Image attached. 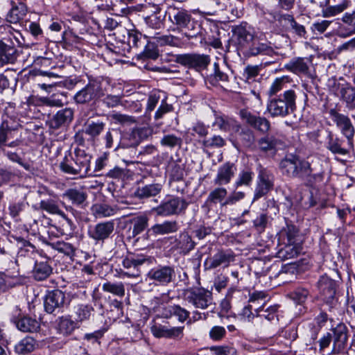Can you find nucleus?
<instances>
[{
	"instance_id": "nucleus-1",
	"label": "nucleus",
	"mask_w": 355,
	"mask_h": 355,
	"mask_svg": "<svg viewBox=\"0 0 355 355\" xmlns=\"http://www.w3.org/2000/svg\"><path fill=\"white\" fill-rule=\"evenodd\" d=\"M280 168L284 174L291 178H298L311 182V179H322L319 173L313 174L311 164L308 160L290 155L281 161Z\"/></svg>"
},
{
	"instance_id": "nucleus-2",
	"label": "nucleus",
	"mask_w": 355,
	"mask_h": 355,
	"mask_svg": "<svg viewBox=\"0 0 355 355\" xmlns=\"http://www.w3.org/2000/svg\"><path fill=\"white\" fill-rule=\"evenodd\" d=\"M297 94L293 89L286 90L278 97L271 98L267 103V111L272 117L286 116L296 110Z\"/></svg>"
},
{
	"instance_id": "nucleus-3",
	"label": "nucleus",
	"mask_w": 355,
	"mask_h": 355,
	"mask_svg": "<svg viewBox=\"0 0 355 355\" xmlns=\"http://www.w3.org/2000/svg\"><path fill=\"white\" fill-rule=\"evenodd\" d=\"M168 15L169 21L173 24L180 28H187L192 31V33H185L184 35L187 37L192 38L197 35V23L192 21L191 15L187 10L171 7L168 8Z\"/></svg>"
},
{
	"instance_id": "nucleus-4",
	"label": "nucleus",
	"mask_w": 355,
	"mask_h": 355,
	"mask_svg": "<svg viewBox=\"0 0 355 355\" xmlns=\"http://www.w3.org/2000/svg\"><path fill=\"white\" fill-rule=\"evenodd\" d=\"M189 203L183 198L177 196H169L163 200L153 210L157 216H169L184 213Z\"/></svg>"
},
{
	"instance_id": "nucleus-5",
	"label": "nucleus",
	"mask_w": 355,
	"mask_h": 355,
	"mask_svg": "<svg viewBox=\"0 0 355 355\" xmlns=\"http://www.w3.org/2000/svg\"><path fill=\"white\" fill-rule=\"evenodd\" d=\"M185 300L196 309H206L212 304V293L203 288H192L184 292Z\"/></svg>"
},
{
	"instance_id": "nucleus-6",
	"label": "nucleus",
	"mask_w": 355,
	"mask_h": 355,
	"mask_svg": "<svg viewBox=\"0 0 355 355\" xmlns=\"http://www.w3.org/2000/svg\"><path fill=\"white\" fill-rule=\"evenodd\" d=\"M175 61L182 66L200 71L209 64L210 58L209 55L204 54L185 53L177 55Z\"/></svg>"
},
{
	"instance_id": "nucleus-7",
	"label": "nucleus",
	"mask_w": 355,
	"mask_h": 355,
	"mask_svg": "<svg viewBox=\"0 0 355 355\" xmlns=\"http://www.w3.org/2000/svg\"><path fill=\"white\" fill-rule=\"evenodd\" d=\"M103 95L101 84L96 81L89 82L85 87L78 91L73 96L76 103L85 104L96 100Z\"/></svg>"
},
{
	"instance_id": "nucleus-8",
	"label": "nucleus",
	"mask_w": 355,
	"mask_h": 355,
	"mask_svg": "<svg viewBox=\"0 0 355 355\" xmlns=\"http://www.w3.org/2000/svg\"><path fill=\"white\" fill-rule=\"evenodd\" d=\"M175 276L174 268L169 266H158L151 269L148 273L149 279L158 286L168 284L173 280Z\"/></svg>"
},
{
	"instance_id": "nucleus-9",
	"label": "nucleus",
	"mask_w": 355,
	"mask_h": 355,
	"mask_svg": "<svg viewBox=\"0 0 355 355\" xmlns=\"http://www.w3.org/2000/svg\"><path fill=\"white\" fill-rule=\"evenodd\" d=\"M147 261L148 259L143 254H128L122 261L123 268L127 270L122 274L128 277L140 276V267Z\"/></svg>"
},
{
	"instance_id": "nucleus-10",
	"label": "nucleus",
	"mask_w": 355,
	"mask_h": 355,
	"mask_svg": "<svg viewBox=\"0 0 355 355\" xmlns=\"http://www.w3.org/2000/svg\"><path fill=\"white\" fill-rule=\"evenodd\" d=\"M239 116L247 125L262 133L268 132L270 129V122L263 116H257L247 110H241Z\"/></svg>"
},
{
	"instance_id": "nucleus-11",
	"label": "nucleus",
	"mask_w": 355,
	"mask_h": 355,
	"mask_svg": "<svg viewBox=\"0 0 355 355\" xmlns=\"http://www.w3.org/2000/svg\"><path fill=\"white\" fill-rule=\"evenodd\" d=\"M333 345L329 354L338 355L341 354L347 347L348 340V330L344 324H339L333 329Z\"/></svg>"
},
{
	"instance_id": "nucleus-12",
	"label": "nucleus",
	"mask_w": 355,
	"mask_h": 355,
	"mask_svg": "<svg viewBox=\"0 0 355 355\" xmlns=\"http://www.w3.org/2000/svg\"><path fill=\"white\" fill-rule=\"evenodd\" d=\"M114 230L113 220L101 222L89 228V236L96 242L104 241L108 239Z\"/></svg>"
},
{
	"instance_id": "nucleus-13",
	"label": "nucleus",
	"mask_w": 355,
	"mask_h": 355,
	"mask_svg": "<svg viewBox=\"0 0 355 355\" xmlns=\"http://www.w3.org/2000/svg\"><path fill=\"white\" fill-rule=\"evenodd\" d=\"M65 294L60 290H54L49 291L44 300V309L49 313H53L56 310L63 307L65 303Z\"/></svg>"
},
{
	"instance_id": "nucleus-14",
	"label": "nucleus",
	"mask_w": 355,
	"mask_h": 355,
	"mask_svg": "<svg viewBox=\"0 0 355 355\" xmlns=\"http://www.w3.org/2000/svg\"><path fill=\"white\" fill-rule=\"evenodd\" d=\"M334 117L336 125L340 128L342 134L347 138L348 145L352 148L355 128L350 119L347 116L337 112L334 113Z\"/></svg>"
},
{
	"instance_id": "nucleus-15",
	"label": "nucleus",
	"mask_w": 355,
	"mask_h": 355,
	"mask_svg": "<svg viewBox=\"0 0 355 355\" xmlns=\"http://www.w3.org/2000/svg\"><path fill=\"white\" fill-rule=\"evenodd\" d=\"M184 327H168L165 325H154L151 327L153 334L157 338L181 340L184 336Z\"/></svg>"
},
{
	"instance_id": "nucleus-16",
	"label": "nucleus",
	"mask_w": 355,
	"mask_h": 355,
	"mask_svg": "<svg viewBox=\"0 0 355 355\" xmlns=\"http://www.w3.org/2000/svg\"><path fill=\"white\" fill-rule=\"evenodd\" d=\"M258 178L259 182L254 191V200L264 196L273 188L274 178L271 174L261 171Z\"/></svg>"
},
{
	"instance_id": "nucleus-17",
	"label": "nucleus",
	"mask_w": 355,
	"mask_h": 355,
	"mask_svg": "<svg viewBox=\"0 0 355 355\" xmlns=\"http://www.w3.org/2000/svg\"><path fill=\"white\" fill-rule=\"evenodd\" d=\"M236 171V167L234 164L226 162L221 165L217 171V174L214 180L216 185H225L230 182Z\"/></svg>"
},
{
	"instance_id": "nucleus-18",
	"label": "nucleus",
	"mask_w": 355,
	"mask_h": 355,
	"mask_svg": "<svg viewBox=\"0 0 355 355\" xmlns=\"http://www.w3.org/2000/svg\"><path fill=\"white\" fill-rule=\"evenodd\" d=\"M318 287L323 300L331 301L336 295V282L327 276H322L318 282Z\"/></svg>"
},
{
	"instance_id": "nucleus-19",
	"label": "nucleus",
	"mask_w": 355,
	"mask_h": 355,
	"mask_svg": "<svg viewBox=\"0 0 355 355\" xmlns=\"http://www.w3.org/2000/svg\"><path fill=\"white\" fill-rule=\"evenodd\" d=\"M179 229L178 223L176 220H165L162 223H157L151 227L150 229L144 235V237L148 239L150 232L154 234H168L176 232Z\"/></svg>"
},
{
	"instance_id": "nucleus-20",
	"label": "nucleus",
	"mask_w": 355,
	"mask_h": 355,
	"mask_svg": "<svg viewBox=\"0 0 355 355\" xmlns=\"http://www.w3.org/2000/svg\"><path fill=\"white\" fill-rule=\"evenodd\" d=\"M233 33L239 44L242 46L249 44L254 39L252 28L246 24L235 26L233 28Z\"/></svg>"
},
{
	"instance_id": "nucleus-21",
	"label": "nucleus",
	"mask_w": 355,
	"mask_h": 355,
	"mask_svg": "<svg viewBox=\"0 0 355 355\" xmlns=\"http://www.w3.org/2000/svg\"><path fill=\"white\" fill-rule=\"evenodd\" d=\"M282 145L281 139L272 135H266L257 141V146L259 150L268 153L275 152Z\"/></svg>"
},
{
	"instance_id": "nucleus-22",
	"label": "nucleus",
	"mask_w": 355,
	"mask_h": 355,
	"mask_svg": "<svg viewBox=\"0 0 355 355\" xmlns=\"http://www.w3.org/2000/svg\"><path fill=\"white\" fill-rule=\"evenodd\" d=\"M234 260V256L230 251L220 250L215 254L212 257L207 259V264L209 268H216L221 265L228 266L230 262Z\"/></svg>"
},
{
	"instance_id": "nucleus-23",
	"label": "nucleus",
	"mask_w": 355,
	"mask_h": 355,
	"mask_svg": "<svg viewBox=\"0 0 355 355\" xmlns=\"http://www.w3.org/2000/svg\"><path fill=\"white\" fill-rule=\"evenodd\" d=\"M213 125L217 126L221 131L225 132H238L241 128L236 120L225 115L216 116Z\"/></svg>"
},
{
	"instance_id": "nucleus-24",
	"label": "nucleus",
	"mask_w": 355,
	"mask_h": 355,
	"mask_svg": "<svg viewBox=\"0 0 355 355\" xmlns=\"http://www.w3.org/2000/svg\"><path fill=\"white\" fill-rule=\"evenodd\" d=\"M173 248L178 250L180 253L187 254L194 248L195 243L187 232H182L175 239Z\"/></svg>"
},
{
	"instance_id": "nucleus-25",
	"label": "nucleus",
	"mask_w": 355,
	"mask_h": 355,
	"mask_svg": "<svg viewBox=\"0 0 355 355\" xmlns=\"http://www.w3.org/2000/svg\"><path fill=\"white\" fill-rule=\"evenodd\" d=\"M41 255L35 245L24 240V264L26 268H31L33 263L38 261Z\"/></svg>"
},
{
	"instance_id": "nucleus-26",
	"label": "nucleus",
	"mask_w": 355,
	"mask_h": 355,
	"mask_svg": "<svg viewBox=\"0 0 355 355\" xmlns=\"http://www.w3.org/2000/svg\"><path fill=\"white\" fill-rule=\"evenodd\" d=\"M227 191L225 188L218 187L212 190L205 202L204 207H207L209 209L213 205L219 203L221 206H226L228 204H224L227 199Z\"/></svg>"
},
{
	"instance_id": "nucleus-27",
	"label": "nucleus",
	"mask_w": 355,
	"mask_h": 355,
	"mask_svg": "<svg viewBox=\"0 0 355 355\" xmlns=\"http://www.w3.org/2000/svg\"><path fill=\"white\" fill-rule=\"evenodd\" d=\"M91 156L85 153L84 151H78L76 153L75 157L73 158L74 164L76 165L77 169L80 173V178H85L89 171Z\"/></svg>"
},
{
	"instance_id": "nucleus-28",
	"label": "nucleus",
	"mask_w": 355,
	"mask_h": 355,
	"mask_svg": "<svg viewBox=\"0 0 355 355\" xmlns=\"http://www.w3.org/2000/svg\"><path fill=\"white\" fill-rule=\"evenodd\" d=\"M284 69L295 74H307L309 67L304 58L297 57L291 59L284 65Z\"/></svg>"
},
{
	"instance_id": "nucleus-29",
	"label": "nucleus",
	"mask_w": 355,
	"mask_h": 355,
	"mask_svg": "<svg viewBox=\"0 0 355 355\" xmlns=\"http://www.w3.org/2000/svg\"><path fill=\"white\" fill-rule=\"evenodd\" d=\"M355 12L352 13L346 12L342 17L343 23L347 24L346 31H344V25L339 24L338 28V35L345 38L355 33Z\"/></svg>"
},
{
	"instance_id": "nucleus-30",
	"label": "nucleus",
	"mask_w": 355,
	"mask_h": 355,
	"mask_svg": "<svg viewBox=\"0 0 355 355\" xmlns=\"http://www.w3.org/2000/svg\"><path fill=\"white\" fill-rule=\"evenodd\" d=\"M17 59V51L14 46L0 40V67L12 63Z\"/></svg>"
},
{
	"instance_id": "nucleus-31",
	"label": "nucleus",
	"mask_w": 355,
	"mask_h": 355,
	"mask_svg": "<svg viewBox=\"0 0 355 355\" xmlns=\"http://www.w3.org/2000/svg\"><path fill=\"white\" fill-rule=\"evenodd\" d=\"M163 185L159 183L146 184L139 187L135 192V196L140 199L148 198L157 196L161 193Z\"/></svg>"
},
{
	"instance_id": "nucleus-32",
	"label": "nucleus",
	"mask_w": 355,
	"mask_h": 355,
	"mask_svg": "<svg viewBox=\"0 0 355 355\" xmlns=\"http://www.w3.org/2000/svg\"><path fill=\"white\" fill-rule=\"evenodd\" d=\"M31 270L35 279L42 281L46 279L52 272V268L44 261L35 262L33 263Z\"/></svg>"
},
{
	"instance_id": "nucleus-33",
	"label": "nucleus",
	"mask_w": 355,
	"mask_h": 355,
	"mask_svg": "<svg viewBox=\"0 0 355 355\" xmlns=\"http://www.w3.org/2000/svg\"><path fill=\"white\" fill-rule=\"evenodd\" d=\"M63 197L67 198L73 205L83 207L87 198V194L82 189H69L64 193Z\"/></svg>"
},
{
	"instance_id": "nucleus-34",
	"label": "nucleus",
	"mask_w": 355,
	"mask_h": 355,
	"mask_svg": "<svg viewBox=\"0 0 355 355\" xmlns=\"http://www.w3.org/2000/svg\"><path fill=\"white\" fill-rule=\"evenodd\" d=\"M78 327V322L69 317L62 316L58 320L57 329L60 334L64 336L71 335Z\"/></svg>"
},
{
	"instance_id": "nucleus-35",
	"label": "nucleus",
	"mask_w": 355,
	"mask_h": 355,
	"mask_svg": "<svg viewBox=\"0 0 355 355\" xmlns=\"http://www.w3.org/2000/svg\"><path fill=\"white\" fill-rule=\"evenodd\" d=\"M119 208L116 206H110L107 204H96L93 206L92 210L96 217L106 218L115 215Z\"/></svg>"
},
{
	"instance_id": "nucleus-36",
	"label": "nucleus",
	"mask_w": 355,
	"mask_h": 355,
	"mask_svg": "<svg viewBox=\"0 0 355 355\" xmlns=\"http://www.w3.org/2000/svg\"><path fill=\"white\" fill-rule=\"evenodd\" d=\"M73 112L70 108H65L64 110H60L54 116L51 122L52 125L54 128H58L62 125L71 122L73 119Z\"/></svg>"
},
{
	"instance_id": "nucleus-37",
	"label": "nucleus",
	"mask_w": 355,
	"mask_h": 355,
	"mask_svg": "<svg viewBox=\"0 0 355 355\" xmlns=\"http://www.w3.org/2000/svg\"><path fill=\"white\" fill-rule=\"evenodd\" d=\"M343 100L349 109H355V87L347 84L340 89Z\"/></svg>"
},
{
	"instance_id": "nucleus-38",
	"label": "nucleus",
	"mask_w": 355,
	"mask_h": 355,
	"mask_svg": "<svg viewBox=\"0 0 355 355\" xmlns=\"http://www.w3.org/2000/svg\"><path fill=\"white\" fill-rule=\"evenodd\" d=\"M343 140L338 137H334L331 133L328 135L327 148L334 154L345 155L348 153L347 149L343 147Z\"/></svg>"
},
{
	"instance_id": "nucleus-39",
	"label": "nucleus",
	"mask_w": 355,
	"mask_h": 355,
	"mask_svg": "<svg viewBox=\"0 0 355 355\" xmlns=\"http://www.w3.org/2000/svg\"><path fill=\"white\" fill-rule=\"evenodd\" d=\"M41 209L51 214H58L67 221H70L65 214L61 211L55 201L52 199L42 200L40 203Z\"/></svg>"
},
{
	"instance_id": "nucleus-40",
	"label": "nucleus",
	"mask_w": 355,
	"mask_h": 355,
	"mask_svg": "<svg viewBox=\"0 0 355 355\" xmlns=\"http://www.w3.org/2000/svg\"><path fill=\"white\" fill-rule=\"evenodd\" d=\"M102 290L104 292L112 293L119 297H123L125 295V286L121 282H106L102 285Z\"/></svg>"
},
{
	"instance_id": "nucleus-41",
	"label": "nucleus",
	"mask_w": 355,
	"mask_h": 355,
	"mask_svg": "<svg viewBox=\"0 0 355 355\" xmlns=\"http://www.w3.org/2000/svg\"><path fill=\"white\" fill-rule=\"evenodd\" d=\"M302 250V248L299 244L287 243L286 246L279 252L280 257L284 259H292L297 257Z\"/></svg>"
},
{
	"instance_id": "nucleus-42",
	"label": "nucleus",
	"mask_w": 355,
	"mask_h": 355,
	"mask_svg": "<svg viewBox=\"0 0 355 355\" xmlns=\"http://www.w3.org/2000/svg\"><path fill=\"white\" fill-rule=\"evenodd\" d=\"M51 245L55 250L64 254L71 259L75 255L76 248L69 243L59 241L52 243Z\"/></svg>"
},
{
	"instance_id": "nucleus-43",
	"label": "nucleus",
	"mask_w": 355,
	"mask_h": 355,
	"mask_svg": "<svg viewBox=\"0 0 355 355\" xmlns=\"http://www.w3.org/2000/svg\"><path fill=\"white\" fill-rule=\"evenodd\" d=\"M148 220L149 219L148 216L144 215L135 217L132 219V223H133V236H136L146 229L148 225Z\"/></svg>"
},
{
	"instance_id": "nucleus-44",
	"label": "nucleus",
	"mask_w": 355,
	"mask_h": 355,
	"mask_svg": "<svg viewBox=\"0 0 355 355\" xmlns=\"http://www.w3.org/2000/svg\"><path fill=\"white\" fill-rule=\"evenodd\" d=\"M105 126V123L102 121H92L86 125L85 132L87 135L95 138L103 131Z\"/></svg>"
},
{
	"instance_id": "nucleus-45",
	"label": "nucleus",
	"mask_w": 355,
	"mask_h": 355,
	"mask_svg": "<svg viewBox=\"0 0 355 355\" xmlns=\"http://www.w3.org/2000/svg\"><path fill=\"white\" fill-rule=\"evenodd\" d=\"M348 7L347 1H344L336 6H330L322 9V16L323 17H334L343 12Z\"/></svg>"
},
{
	"instance_id": "nucleus-46",
	"label": "nucleus",
	"mask_w": 355,
	"mask_h": 355,
	"mask_svg": "<svg viewBox=\"0 0 355 355\" xmlns=\"http://www.w3.org/2000/svg\"><path fill=\"white\" fill-rule=\"evenodd\" d=\"M254 173L250 169H245L241 171L235 182L234 186L236 188L245 185L249 186L253 180Z\"/></svg>"
},
{
	"instance_id": "nucleus-47",
	"label": "nucleus",
	"mask_w": 355,
	"mask_h": 355,
	"mask_svg": "<svg viewBox=\"0 0 355 355\" xmlns=\"http://www.w3.org/2000/svg\"><path fill=\"white\" fill-rule=\"evenodd\" d=\"M277 309L278 306L273 305L268 306L266 309H263V311H261L263 312L262 313H260L259 308H254V312L256 313L257 317H263L264 318L269 321H273L275 320H278L277 315Z\"/></svg>"
},
{
	"instance_id": "nucleus-48",
	"label": "nucleus",
	"mask_w": 355,
	"mask_h": 355,
	"mask_svg": "<svg viewBox=\"0 0 355 355\" xmlns=\"http://www.w3.org/2000/svg\"><path fill=\"white\" fill-rule=\"evenodd\" d=\"M160 144L163 146L173 148L175 147H181L182 139L180 137H177L173 134L164 135L160 141Z\"/></svg>"
},
{
	"instance_id": "nucleus-49",
	"label": "nucleus",
	"mask_w": 355,
	"mask_h": 355,
	"mask_svg": "<svg viewBox=\"0 0 355 355\" xmlns=\"http://www.w3.org/2000/svg\"><path fill=\"white\" fill-rule=\"evenodd\" d=\"M22 13L18 6H14L7 15V20L12 25L21 27Z\"/></svg>"
},
{
	"instance_id": "nucleus-50",
	"label": "nucleus",
	"mask_w": 355,
	"mask_h": 355,
	"mask_svg": "<svg viewBox=\"0 0 355 355\" xmlns=\"http://www.w3.org/2000/svg\"><path fill=\"white\" fill-rule=\"evenodd\" d=\"M225 145V141L220 135H214L202 141V146L208 148H221Z\"/></svg>"
},
{
	"instance_id": "nucleus-51",
	"label": "nucleus",
	"mask_w": 355,
	"mask_h": 355,
	"mask_svg": "<svg viewBox=\"0 0 355 355\" xmlns=\"http://www.w3.org/2000/svg\"><path fill=\"white\" fill-rule=\"evenodd\" d=\"M282 236H286L287 243H296V237L298 236V230L293 225H287L281 232Z\"/></svg>"
},
{
	"instance_id": "nucleus-52",
	"label": "nucleus",
	"mask_w": 355,
	"mask_h": 355,
	"mask_svg": "<svg viewBox=\"0 0 355 355\" xmlns=\"http://www.w3.org/2000/svg\"><path fill=\"white\" fill-rule=\"evenodd\" d=\"M281 19L286 21L290 27L298 35L303 36L306 33L304 27L302 25L298 24L291 15H284L281 16Z\"/></svg>"
},
{
	"instance_id": "nucleus-53",
	"label": "nucleus",
	"mask_w": 355,
	"mask_h": 355,
	"mask_svg": "<svg viewBox=\"0 0 355 355\" xmlns=\"http://www.w3.org/2000/svg\"><path fill=\"white\" fill-rule=\"evenodd\" d=\"M140 144V139L132 137V132L124 136L120 141L117 148H135Z\"/></svg>"
},
{
	"instance_id": "nucleus-54",
	"label": "nucleus",
	"mask_w": 355,
	"mask_h": 355,
	"mask_svg": "<svg viewBox=\"0 0 355 355\" xmlns=\"http://www.w3.org/2000/svg\"><path fill=\"white\" fill-rule=\"evenodd\" d=\"M297 272V265L295 263H290L282 266L281 270L279 271V275L282 277V279H286L284 276L288 275L291 276L289 280L291 281L292 279L295 277Z\"/></svg>"
},
{
	"instance_id": "nucleus-55",
	"label": "nucleus",
	"mask_w": 355,
	"mask_h": 355,
	"mask_svg": "<svg viewBox=\"0 0 355 355\" xmlns=\"http://www.w3.org/2000/svg\"><path fill=\"white\" fill-rule=\"evenodd\" d=\"M286 77L282 76L281 78H277L271 84L268 94L271 97L275 95L277 92L283 89L284 84L286 83Z\"/></svg>"
},
{
	"instance_id": "nucleus-56",
	"label": "nucleus",
	"mask_w": 355,
	"mask_h": 355,
	"mask_svg": "<svg viewBox=\"0 0 355 355\" xmlns=\"http://www.w3.org/2000/svg\"><path fill=\"white\" fill-rule=\"evenodd\" d=\"M226 335V330L222 326H214L211 327L209 332V338L214 341H220Z\"/></svg>"
},
{
	"instance_id": "nucleus-57",
	"label": "nucleus",
	"mask_w": 355,
	"mask_h": 355,
	"mask_svg": "<svg viewBox=\"0 0 355 355\" xmlns=\"http://www.w3.org/2000/svg\"><path fill=\"white\" fill-rule=\"evenodd\" d=\"M250 53L252 55H257L259 53L271 55L274 51L272 48L266 44L261 43L257 46H253L250 49Z\"/></svg>"
},
{
	"instance_id": "nucleus-58",
	"label": "nucleus",
	"mask_w": 355,
	"mask_h": 355,
	"mask_svg": "<svg viewBox=\"0 0 355 355\" xmlns=\"http://www.w3.org/2000/svg\"><path fill=\"white\" fill-rule=\"evenodd\" d=\"M309 295V292L307 289L304 288H297L292 293V298L297 304H302L306 300Z\"/></svg>"
},
{
	"instance_id": "nucleus-59",
	"label": "nucleus",
	"mask_w": 355,
	"mask_h": 355,
	"mask_svg": "<svg viewBox=\"0 0 355 355\" xmlns=\"http://www.w3.org/2000/svg\"><path fill=\"white\" fill-rule=\"evenodd\" d=\"M22 313L19 306H17L12 311L10 321L19 330H22Z\"/></svg>"
},
{
	"instance_id": "nucleus-60",
	"label": "nucleus",
	"mask_w": 355,
	"mask_h": 355,
	"mask_svg": "<svg viewBox=\"0 0 355 355\" xmlns=\"http://www.w3.org/2000/svg\"><path fill=\"white\" fill-rule=\"evenodd\" d=\"M39 327L40 324L36 319L31 317H24V332H35Z\"/></svg>"
},
{
	"instance_id": "nucleus-61",
	"label": "nucleus",
	"mask_w": 355,
	"mask_h": 355,
	"mask_svg": "<svg viewBox=\"0 0 355 355\" xmlns=\"http://www.w3.org/2000/svg\"><path fill=\"white\" fill-rule=\"evenodd\" d=\"M268 295L263 291H255L250 295L249 303L261 304L262 306H265V303L267 300Z\"/></svg>"
},
{
	"instance_id": "nucleus-62",
	"label": "nucleus",
	"mask_w": 355,
	"mask_h": 355,
	"mask_svg": "<svg viewBox=\"0 0 355 355\" xmlns=\"http://www.w3.org/2000/svg\"><path fill=\"white\" fill-rule=\"evenodd\" d=\"M214 355H238L234 347L230 346H219L211 348Z\"/></svg>"
},
{
	"instance_id": "nucleus-63",
	"label": "nucleus",
	"mask_w": 355,
	"mask_h": 355,
	"mask_svg": "<svg viewBox=\"0 0 355 355\" xmlns=\"http://www.w3.org/2000/svg\"><path fill=\"white\" fill-rule=\"evenodd\" d=\"M158 51L157 49L152 44H146L145 49L141 53V56L144 58H150L152 60H156L158 57Z\"/></svg>"
},
{
	"instance_id": "nucleus-64",
	"label": "nucleus",
	"mask_w": 355,
	"mask_h": 355,
	"mask_svg": "<svg viewBox=\"0 0 355 355\" xmlns=\"http://www.w3.org/2000/svg\"><path fill=\"white\" fill-rule=\"evenodd\" d=\"M92 309L86 305H80L76 311L77 320L79 322L89 319Z\"/></svg>"
}]
</instances>
